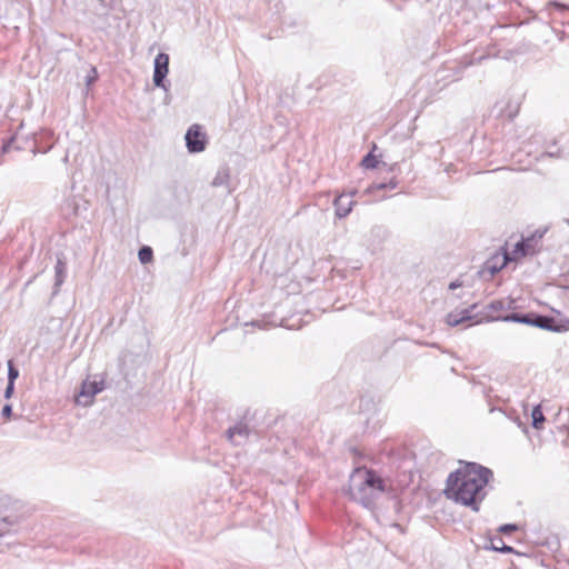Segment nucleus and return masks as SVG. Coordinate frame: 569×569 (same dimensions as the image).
<instances>
[{
    "label": "nucleus",
    "instance_id": "39448f33",
    "mask_svg": "<svg viewBox=\"0 0 569 569\" xmlns=\"http://www.w3.org/2000/svg\"><path fill=\"white\" fill-rule=\"evenodd\" d=\"M103 390V381H83L81 390L77 396V403L81 406H90L93 397Z\"/></svg>",
    "mask_w": 569,
    "mask_h": 569
},
{
    "label": "nucleus",
    "instance_id": "a211bd4d",
    "mask_svg": "<svg viewBox=\"0 0 569 569\" xmlns=\"http://www.w3.org/2000/svg\"><path fill=\"white\" fill-rule=\"evenodd\" d=\"M533 239H526L516 244L515 253L520 252L522 256L528 254L532 250L531 241Z\"/></svg>",
    "mask_w": 569,
    "mask_h": 569
},
{
    "label": "nucleus",
    "instance_id": "4468645a",
    "mask_svg": "<svg viewBox=\"0 0 569 569\" xmlns=\"http://www.w3.org/2000/svg\"><path fill=\"white\" fill-rule=\"evenodd\" d=\"M531 418H532V427L535 429H542L543 428V422H545V416L542 413V410H541V406L538 405L536 406L532 411H531Z\"/></svg>",
    "mask_w": 569,
    "mask_h": 569
},
{
    "label": "nucleus",
    "instance_id": "f3484780",
    "mask_svg": "<svg viewBox=\"0 0 569 569\" xmlns=\"http://www.w3.org/2000/svg\"><path fill=\"white\" fill-rule=\"evenodd\" d=\"M138 258H139L140 262L143 264L151 262L152 258H153L152 249L148 246H143L138 251Z\"/></svg>",
    "mask_w": 569,
    "mask_h": 569
},
{
    "label": "nucleus",
    "instance_id": "393cba45",
    "mask_svg": "<svg viewBox=\"0 0 569 569\" xmlns=\"http://www.w3.org/2000/svg\"><path fill=\"white\" fill-rule=\"evenodd\" d=\"M14 391V383L8 382L6 390H4V398L10 399Z\"/></svg>",
    "mask_w": 569,
    "mask_h": 569
},
{
    "label": "nucleus",
    "instance_id": "6e6552de",
    "mask_svg": "<svg viewBox=\"0 0 569 569\" xmlns=\"http://www.w3.org/2000/svg\"><path fill=\"white\" fill-rule=\"evenodd\" d=\"M355 194L356 191H352L350 193H341L335 199L333 206L336 209V216L338 218H346L351 212L352 207L355 204V201L352 200V197Z\"/></svg>",
    "mask_w": 569,
    "mask_h": 569
},
{
    "label": "nucleus",
    "instance_id": "412c9836",
    "mask_svg": "<svg viewBox=\"0 0 569 569\" xmlns=\"http://www.w3.org/2000/svg\"><path fill=\"white\" fill-rule=\"evenodd\" d=\"M397 181L395 179H391L388 183H375L370 187V190H373V189H377V190H380V189H395L397 187Z\"/></svg>",
    "mask_w": 569,
    "mask_h": 569
},
{
    "label": "nucleus",
    "instance_id": "bb28decb",
    "mask_svg": "<svg viewBox=\"0 0 569 569\" xmlns=\"http://www.w3.org/2000/svg\"><path fill=\"white\" fill-rule=\"evenodd\" d=\"M460 286H461V283H459V282H457V281H453V282H451V283L449 284V289H450V290H453V289H456V288H458V287H460Z\"/></svg>",
    "mask_w": 569,
    "mask_h": 569
},
{
    "label": "nucleus",
    "instance_id": "6ab92c4d",
    "mask_svg": "<svg viewBox=\"0 0 569 569\" xmlns=\"http://www.w3.org/2000/svg\"><path fill=\"white\" fill-rule=\"evenodd\" d=\"M19 377V370L14 367L12 360L8 361V382L14 383Z\"/></svg>",
    "mask_w": 569,
    "mask_h": 569
},
{
    "label": "nucleus",
    "instance_id": "c85d7f7f",
    "mask_svg": "<svg viewBox=\"0 0 569 569\" xmlns=\"http://www.w3.org/2000/svg\"><path fill=\"white\" fill-rule=\"evenodd\" d=\"M52 148V146L48 147L47 149L42 150L43 153L48 152L50 149Z\"/></svg>",
    "mask_w": 569,
    "mask_h": 569
},
{
    "label": "nucleus",
    "instance_id": "f257e3e1",
    "mask_svg": "<svg viewBox=\"0 0 569 569\" xmlns=\"http://www.w3.org/2000/svg\"><path fill=\"white\" fill-rule=\"evenodd\" d=\"M490 478V469L476 462H461L457 470L449 473L443 493L448 499L478 512Z\"/></svg>",
    "mask_w": 569,
    "mask_h": 569
},
{
    "label": "nucleus",
    "instance_id": "0eeeda50",
    "mask_svg": "<svg viewBox=\"0 0 569 569\" xmlns=\"http://www.w3.org/2000/svg\"><path fill=\"white\" fill-rule=\"evenodd\" d=\"M530 326L553 331V332H561L568 329L566 325L558 323L557 320L549 316H542L532 313L530 319Z\"/></svg>",
    "mask_w": 569,
    "mask_h": 569
},
{
    "label": "nucleus",
    "instance_id": "cd10ccee",
    "mask_svg": "<svg viewBox=\"0 0 569 569\" xmlns=\"http://www.w3.org/2000/svg\"><path fill=\"white\" fill-rule=\"evenodd\" d=\"M553 6H556L557 8L561 9V10L568 9L567 6L560 4V3H553Z\"/></svg>",
    "mask_w": 569,
    "mask_h": 569
},
{
    "label": "nucleus",
    "instance_id": "f8f14e48",
    "mask_svg": "<svg viewBox=\"0 0 569 569\" xmlns=\"http://www.w3.org/2000/svg\"><path fill=\"white\" fill-rule=\"evenodd\" d=\"M230 180V169L227 166H222L216 172L214 178L212 179L211 184L213 187H222L228 186Z\"/></svg>",
    "mask_w": 569,
    "mask_h": 569
},
{
    "label": "nucleus",
    "instance_id": "ddd939ff",
    "mask_svg": "<svg viewBox=\"0 0 569 569\" xmlns=\"http://www.w3.org/2000/svg\"><path fill=\"white\" fill-rule=\"evenodd\" d=\"M488 310L492 312H500L505 310H511L515 308V301L512 299L508 300H493L487 307Z\"/></svg>",
    "mask_w": 569,
    "mask_h": 569
},
{
    "label": "nucleus",
    "instance_id": "20e7f679",
    "mask_svg": "<svg viewBox=\"0 0 569 569\" xmlns=\"http://www.w3.org/2000/svg\"><path fill=\"white\" fill-rule=\"evenodd\" d=\"M169 72V56L167 53L160 52L154 58V70H153V83L158 88H162L163 90H168L166 86V77Z\"/></svg>",
    "mask_w": 569,
    "mask_h": 569
},
{
    "label": "nucleus",
    "instance_id": "c756f323",
    "mask_svg": "<svg viewBox=\"0 0 569 569\" xmlns=\"http://www.w3.org/2000/svg\"><path fill=\"white\" fill-rule=\"evenodd\" d=\"M567 223L569 224V220H567Z\"/></svg>",
    "mask_w": 569,
    "mask_h": 569
},
{
    "label": "nucleus",
    "instance_id": "b1692460",
    "mask_svg": "<svg viewBox=\"0 0 569 569\" xmlns=\"http://www.w3.org/2000/svg\"><path fill=\"white\" fill-rule=\"evenodd\" d=\"M499 530L503 533H510V532L517 530V526L512 525V523H507V525L501 526Z\"/></svg>",
    "mask_w": 569,
    "mask_h": 569
},
{
    "label": "nucleus",
    "instance_id": "a878e982",
    "mask_svg": "<svg viewBox=\"0 0 569 569\" xmlns=\"http://www.w3.org/2000/svg\"><path fill=\"white\" fill-rule=\"evenodd\" d=\"M1 415H2V417L9 419L11 417V415H12V406L11 405H6L2 408Z\"/></svg>",
    "mask_w": 569,
    "mask_h": 569
},
{
    "label": "nucleus",
    "instance_id": "f03ea898",
    "mask_svg": "<svg viewBox=\"0 0 569 569\" xmlns=\"http://www.w3.org/2000/svg\"><path fill=\"white\" fill-rule=\"evenodd\" d=\"M385 491L386 483L375 470L359 467L349 477V496L365 508L373 509Z\"/></svg>",
    "mask_w": 569,
    "mask_h": 569
},
{
    "label": "nucleus",
    "instance_id": "7ed1b4c3",
    "mask_svg": "<svg viewBox=\"0 0 569 569\" xmlns=\"http://www.w3.org/2000/svg\"><path fill=\"white\" fill-rule=\"evenodd\" d=\"M186 147L190 153H199L204 151L208 140L207 134L200 124H192L184 136Z\"/></svg>",
    "mask_w": 569,
    "mask_h": 569
},
{
    "label": "nucleus",
    "instance_id": "1a4fd4ad",
    "mask_svg": "<svg viewBox=\"0 0 569 569\" xmlns=\"http://www.w3.org/2000/svg\"><path fill=\"white\" fill-rule=\"evenodd\" d=\"M250 429L246 423L239 422L227 430L228 439L236 446H240L248 438Z\"/></svg>",
    "mask_w": 569,
    "mask_h": 569
},
{
    "label": "nucleus",
    "instance_id": "2eb2a0df",
    "mask_svg": "<svg viewBox=\"0 0 569 569\" xmlns=\"http://www.w3.org/2000/svg\"><path fill=\"white\" fill-rule=\"evenodd\" d=\"M54 271H56L54 286H56V288H59L64 281L66 264L61 260H58L57 264L54 266Z\"/></svg>",
    "mask_w": 569,
    "mask_h": 569
},
{
    "label": "nucleus",
    "instance_id": "9b49d317",
    "mask_svg": "<svg viewBox=\"0 0 569 569\" xmlns=\"http://www.w3.org/2000/svg\"><path fill=\"white\" fill-rule=\"evenodd\" d=\"M532 313H510L507 316H488L486 317V321H506V322H519L529 325Z\"/></svg>",
    "mask_w": 569,
    "mask_h": 569
},
{
    "label": "nucleus",
    "instance_id": "dca6fc26",
    "mask_svg": "<svg viewBox=\"0 0 569 569\" xmlns=\"http://www.w3.org/2000/svg\"><path fill=\"white\" fill-rule=\"evenodd\" d=\"M490 549L506 553L511 552L513 550L512 547L506 546L500 537L491 539Z\"/></svg>",
    "mask_w": 569,
    "mask_h": 569
},
{
    "label": "nucleus",
    "instance_id": "aec40b11",
    "mask_svg": "<svg viewBox=\"0 0 569 569\" xmlns=\"http://www.w3.org/2000/svg\"><path fill=\"white\" fill-rule=\"evenodd\" d=\"M377 159L375 156H372L371 153H368L367 156L363 157L362 161H361V164L363 168L366 169H373L377 167Z\"/></svg>",
    "mask_w": 569,
    "mask_h": 569
},
{
    "label": "nucleus",
    "instance_id": "4be33fe9",
    "mask_svg": "<svg viewBox=\"0 0 569 569\" xmlns=\"http://www.w3.org/2000/svg\"><path fill=\"white\" fill-rule=\"evenodd\" d=\"M97 78H98L97 69L94 67H92L89 74L86 77L87 86H90L91 83H93L97 80Z\"/></svg>",
    "mask_w": 569,
    "mask_h": 569
},
{
    "label": "nucleus",
    "instance_id": "5701e85b",
    "mask_svg": "<svg viewBox=\"0 0 569 569\" xmlns=\"http://www.w3.org/2000/svg\"><path fill=\"white\" fill-rule=\"evenodd\" d=\"M10 523L7 521V518L0 517V536H3L9 532Z\"/></svg>",
    "mask_w": 569,
    "mask_h": 569
},
{
    "label": "nucleus",
    "instance_id": "423d86ee",
    "mask_svg": "<svg viewBox=\"0 0 569 569\" xmlns=\"http://www.w3.org/2000/svg\"><path fill=\"white\" fill-rule=\"evenodd\" d=\"M509 260L510 258L508 252L505 251L502 253H496L483 263L480 274L485 277L488 273L490 277H493L508 263Z\"/></svg>",
    "mask_w": 569,
    "mask_h": 569
},
{
    "label": "nucleus",
    "instance_id": "9d476101",
    "mask_svg": "<svg viewBox=\"0 0 569 569\" xmlns=\"http://www.w3.org/2000/svg\"><path fill=\"white\" fill-rule=\"evenodd\" d=\"M477 308V303L471 305L469 308L461 310L460 312H450L446 317V322L450 327H456L465 321L475 318L472 311Z\"/></svg>",
    "mask_w": 569,
    "mask_h": 569
}]
</instances>
